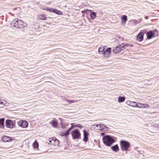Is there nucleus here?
Returning a JSON list of instances; mask_svg holds the SVG:
<instances>
[{
  "instance_id": "1",
  "label": "nucleus",
  "mask_w": 159,
  "mask_h": 159,
  "mask_svg": "<svg viewBox=\"0 0 159 159\" xmlns=\"http://www.w3.org/2000/svg\"><path fill=\"white\" fill-rule=\"evenodd\" d=\"M103 143L107 146H110L115 142L114 140L110 136H105L103 138Z\"/></svg>"
},
{
  "instance_id": "2",
  "label": "nucleus",
  "mask_w": 159,
  "mask_h": 159,
  "mask_svg": "<svg viewBox=\"0 0 159 159\" xmlns=\"http://www.w3.org/2000/svg\"><path fill=\"white\" fill-rule=\"evenodd\" d=\"M120 147L123 151H127L129 147L130 144L129 143L124 140H121L120 142Z\"/></svg>"
},
{
  "instance_id": "3",
  "label": "nucleus",
  "mask_w": 159,
  "mask_h": 159,
  "mask_svg": "<svg viewBox=\"0 0 159 159\" xmlns=\"http://www.w3.org/2000/svg\"><path fill=\"white\" fill-rule=\"evenodd\" d=\"M147 38L148 39H152L158 35V32L157 30H154L148 32L147 33Z\"/></svg>"
},
{
  "instance_id": "4",
  "label": "nucleus",
  "mask_w": 159,
  "mask_h": 159,
  "mask_svg": "<svg viewBox=\"0 0 159 159\" xmlns=\"http://www.w3.org/2000/svg\"><path fill=\"white\" fill-rule=\"evenodd\" d=\"M125 46L123 44L119 45L113 48V51L115 53H119L121 51L124 50Z\"/></svg>"
},
{
  "instance_id": "5",
  "label": "nucleus",
  "mask_w": 159,
  "mask_h": 159,
  "mask_svg": "<svg viewBox=\"0 0 159 159\" xmlns=\"http://www.w3.org/2000/svg\"><path fill=\"white\" fill-rule=\"evenodd\" d=\"M72 135L73 139H78L80 137L81 134L79 131L76 129L74 130L72 132Z\"/></svg>"
},
{
  "instance_id": "6",
  "label": "nucleus",
  "mask_w": 159,
  "mask_h": 159,
  "mask_svg": "<svg viewBox=\"0 0 159 159\" xmlns=\"http://www.w3.org/2000/svg\"><path fill=\"white\" fill-rule=\"evenodd\" d=\"M17 123L19 126L24 128H26L28 125V122L25 120H20Z\"/></svg>"
},
{
  "instance_id": "7",
  "label": "nucleus",
  "mask_w": 159,
  "mask_h": 159,
  "mask_svg": "<svg viewBox=\"0 0 159 159\" xmlns=\"http://www.w3.org/2000/svg\"><path fill=\"white\" fill-rule=\"evenodd\" d=\"M111 48H108L105 51H104L102 54H104V56L105 57H109L111 55Z\"/></svg>"
},
{
  "instance_id": "8",
  "label": "nucleus",
  "mask_w": 159,
  "mask_h": 159,
  "mask_svg": "<svg viewBox=\"0 0 159 159\" xmlns=\"http://www.w3.org/2000/svg\"><path fill=\"white\" fill-rule=\"evenodd\" d=\"M6 126L10 128H12L14 127L13 122L11 120H7L6 122Z\"/></svg>"
},
{
  "instance_id": "9",
  "label": "nucleus",
  "mask_w": 159,
  "mask_h": 159,
  "mask_svg": "<svg viewBox=\"0 0 159 159\" xmlns=\"http://www.w3.org/2000/svg\"><path fill=\"white\" fill-rule=\"evenodd\" d=\"M18 25L17 27L19 28H23L26 26L27 24L26 23H24L22 20H18Z\"/></svg>"
},
{
  "instance_id": "10",
  "label": "nucleus",
  "mask_w": 159,
  "mask_h": 159,
  "mask_svg": "<svg viewBox=\"0 0 159 159\" xmlns=\"http://www.w3.org/2000/svg\"><path fill=\"white\" fill-rule=\"evenodd\" d=\"M94 126V128L96 130H102L103 129V126L104 124H98L96 125H93Z\"/></svg>"
},
{
  "instance_id": "11",
  "label": "nucleus",
  "mask_w": 159,
  "mask_h": 159,
  "mask_svg": "<svg viewBox=\"0 0 159 159\" xmlns=\"http://www.w3.org/2000/svg\"><path fill=\"white\" fill-rule=\"evenodd\" d=\"M84 139L83 141L85 142H86L88 140V136L89 133L85 130H83Z\"/></svg>"
},
{
  "instance_id": "12",
  "label": "nucleus",
  "mask_w": 159,
  "mask_h": 159,
  "mask_svg": "<svg viewBox=\"0 0 159 159\" xmlns=\"http://www.w3.org/2000/svg\"><path fill=\"white\" fill-rule=\"evenodd\" d=\"M138 107L140 108H148L149 107V105L148 104H142L138 103Z\"/></svg>"
},
{
  "instance_id": "13",
  "label": "nucleus",
  "mask_w": 159,
  "mask_h": 159,
  "mask_svg": "<svg viewBox=\"0 0 159 159\" xmlns=\"http://www.w3.org/2000/svg\"><path fill=\"white\" fill-rule=\"evenodd\" d=\"M50 124L54 128L57 127L58 126V122L56 120H53L50 122Z\"/></svg>"
},
{
  "instance_id": "14",
  "label": "nucleus",
  "mask_w": 159,
  "mask_h": 159,
  "mask_svg": "<svg viewBox=\"0 0 159 159\" xmlns=\"http://www.w3.org/2000/svg\"><path fill=\"white\" fill-rule=\"evenodd\" d=\"M143 33L142 32H140L138 35L137 36V38L139 41H142L143 39Z\"/></svg>"
},
{
  "instance_id": "15",
  "label": "nucleus",
  "mask_w": 159,
  "mask_h": 159,
  "mask_svg": "<svg viewBox=\"0 0 159 159\" xmlns=\"http://www.w3.org/2000/svg\"><path fill=\"white\" fill-rule=\"evenodd\" d=\"M2 139L3 141L5 142H8L11 140V139L10 137L6 136H3V137L2 138Z\"/></svg>"
},
{
  "instance_id": "16",
  "label": "nucleus",
  "mask_w": 159,
  "mask_h": 159,
  "mask_svg": "<svg viewBox=\"0 0 159 159\" xmlns=\"http://www.w3.org/2000/svg\"><path fill=\"white\" fill-rule=\"evenodd\" d=\"M111 148L114 152H117L119 150V148L118 145L117 144H116L111 147Z\"/></svg>"
},
{
  "instance_id": "17",
  "label": "nucleus",
  "mask_w": 159,
  "mask_h": 159,
  "mask_svg": "<svg viewBox=\"0 0 159 159\" xmlns=\"http://www.w3.org/2000/svg\"><path fill=\"white\" fill-rule=\"evenodd\" d=\"M18 20H13L12 21L11 23V24L12 26L16 27H17L18 23Z\"/></svg>"
},
{
  "instance_id": "18",
  "label": "nucleus",
  "mask_w": 159,
  "mask_h": 159,
  "mask_svg": "<svg viewBox=\"0 0 159 159\" xmlns=\"http://www.w3.org/2000/svg\"><path fill=\"white\" fill-rule=\"evenodd\" d=\"M121 23L125 24L127 20V16L126 15H124L121 18Z\"/></svg>"
},
{
  "instance_id": "19",
  "label": "nucleus",
  "mask_w": 159,
  "mask_h": 159,
  "mask_svg": "<svg viewBox=\"0 0 159 159\" xmlns=\"http://www.w3.org/2000/svg\"><path fill=\"white\" fill-rule=\"evenodd\" d=\"M38 17L39 20H44L47 19V17H45L43 14L38 15Z\"/></svg>"
},
{
  "instance_id": "20",
  "label": "nucleus",
  "mask_w": 159,
  "mask_h": 159,
  "mask_svg": "<svg viewBox=\"0 0 159 159\" xmlns=\"http://www.w3.org/2000/svg\"><path fill=\"white\" fill-rule=\"evenodd\" d=\"M4 119L1 118L0 119V128H4Z\"/></svg>"
},
{
  "instance_id": "21",
  "label": "nucleus",
  "mask_w": 159,
  "mask_h": 159,
  "mask_svg": "<svg viewBox=\"0 0 159 159\" xmlns=\"http://www.w3.org/2000/svg\"><path fill=\"white\" fill-rule=\"evenodd\" d=\"M125 99V97H124L119 96L118 97V101L119 103H120L124 102Z\"/></svg>"
},
{
  "instance_id": "22",
  "label": "nucleus",
  "mask_w": 159,
  "mask_h": 159,
  "mask_svg": "<svg viewBox=\"0 0 159 159\" xmlns=\"http://www.w3.org/2000/svg\"><path fill=\"white\" fill-rule=\"evenodd\" d=\"M90 16L93 20L96 17V13L94 12H92L90 13Z\"/></svg>"
},
{
  "instance_id": "23",
  "label": "nucleus",
  "mask_w": 159,
  "mask_h": 159,
  "mask_svg": "<svg viewBox=\"0 0 159 159\" xmlns=\"http://www.w3.org/2000/svg\"><path fill=\"white\" fill-rule=\"evenodd\" d=\"M138 103L137 104L136 102H132L130 106L134 107H138Z\"/></svg>"
},
{
  "instance_id": "24",
  "label": "nucleus",
  "mask_w": 159,
  "mask_h": 159,
  "mask_svg": "<svg viewBox=\"0 0 159 159\" xmlns=\"http://www.w3.org/2000/svg\"><path fill=\"white\" fill-rule=\"evenodd\" d=\"M66 101L68 102L69 104H70L72 103H74L75 102H77L78 101L77 100H70L68 99L66 100Z\"/></svg>"
},
{
  "instance_id": "25",
  "label": "nucleus",
  "mask_w": 159,
  "mask_h": 159,
  "mask_svg": "<svg viewBox=\"0 0 159 159\" xmlns=\"http://www.w3.org/2000/svg\"><path fill=\"white\" fill-rule=\"evenodd\" d=\"M104 48L103 47H101L99 49H98V52L99 53L100 52H102V53L104 52ZM100 54H101V53H100Z\"/></svg>"
},
{
  "instance_id": "26",
  "label": "nucleus",
  "mask_w": 159,
  "mask_h": 159,
  "mask_svg": "<svg viewBox=\"0 0 159 159\" xmlns=\"http://www.w3.org/2000/svg\"><path fill=\"white\" fill-rule=\"evenodd\" d=\"M55 141V140H54L53 138V139H49L48 140L49 143L52 144H53V143Z\"/></svg>"
},
{
  "instance_id": "27",
  "label": "nucleus",
  "mask_w": 159,
  "mask_h": 159,
  "mask_svg": "<svg viewBox=\"0 0 159 159\" xmlns=\"http://www.w3.org/2000/svg\"><path fill=\"white\" fill-rule=\"evenodd\" d=\"M69 134L67 133V131L66 132H61V135L62 136H67L69 135Z\"/></svg>"
},
{
  "instance_id": "28",
  "label": "nucleus",
  "mask_w": 159,
  "mask_h": 159,
  "mask_svg": "<svg viewBox=\"0 0 159 159\" xmlns=\"http://www.w3.org/2000/svg\"><path fill=\"white\" fill-rule=\"evenodd\" d=\"M109 129V128L107 126L104 125V126H103V129L102 130L107 131Z\"/></svg>"
},
{
  "instance_id": "29",
  "label": "nucleus",
  "mask_w": 159,
  "mask_h": 159,
  "mask_svg": "<svg viewBox=\"0 0 159 159\" xmlns=\"http://www.w3.org/2000/svg\"><path fill=\"white\" fill-rule=\"evenodd\" d=\"M75 126L72 125L70 128L67 131V134L69 133L70 131Z\"/></svg>"
},
{
  "instance_id": "30",
  "label": "nucleus",
  "mask_w": 159,
  "mask_h": 159,
  "mask_svg": "<svg viewBox=\"0 0 159 159\" xmlns=\"http://www.w3.org/2000/svg\"><path fill=\"white\" fill-rule=\"evenodd\" d=\"M34 148H38L39 146V144L37 142H35L34 143Z\"/></svg>"
},
{
  "instance_id": "31",
  "label": "nucleus",
  "mask_w": 159,
  "mask_h": 159,
  "mask_svg": "<svg viewBox=\"0 0 159 159\" xmlns=\"http://www.w3.org/2000/svg\"><path fill=\"white\" fill-rule=\"evenodd\" d=\"M46 10L48 11H49V12H52V11L53 10V8H47L46 9H45Z\"/></svg>"
},
{
  "instance_id": "32",
  "label": "nucleus",
  "mask_w": 159,
  "mask_h": 159,
  "mask_svg": "<svg viewBox=\"0 0 159 159\" xmlns=\"http://www.w3.org/2000/svg\"><path fill=\"white\" fill-rule=\"evenodd\" d=\"M3 102H4V103L3 104L5 106H8L7 101L5 100H3Z\"/></svg>"
},
{
  "instance_id": "33",
  "label": "nucleus",
  "mask_w": 159,
  "mask_h": 159,
  "mask_svg": "<svg viewBox=\"0 0 159 159\" xmlns=\"http://www.w3.org/2000/svg\"><path fill=\"white\" fill-rule=\"evenodd\" d=\"M131 102H131V101H130L129 100H128V101H127L126 102V103L128 105H129V106H130L131 104Z\"/></svg>"
},
{
  "instance_id": "34",
  "label": "nucleus",
  "mask_w": 159,
  "mask_h": 159,
  "mask_svg": "<svg viewBox=\"0 0 159 159\" xmlns=\"http://www.w3.org/2000/svg\"><path fill=\"white\" fill-rule=\"evenodd\" d=\"M56 13L58 15H61V14L62 12L61 11L57 10V12H56Z\"/></svg>"
},
{
  "instance_id": "35",
  "label": "nucleus",
  "mask_w": 159,
  "mask_h": 159,
  "mask_svg": "<svg viewBox=\"0 0 159 159\" xmlns=\"http://www.w3.org/2000/svg\"><path fill=\"white\" fill-rule=\"evenodd\" d=\"M75 127L77 126V127H80V128H82L83 127V126L82 125H81L80 124L76 125H75Z\"/></svg>"
},
{
  "instance_id": "36",
  "label": "nucleus",
  "mask_w": 159,
  "mask_h": 159,
  "mask_svg": "<svg viewBox=\"0 0 159 159\" xmlns=\"http://www.w3.org/2000/svg\"><path fill=\"white\" fill-rule=\"evenodd\" d=\"M57 10L55 9H54L53 8V10L52 11V12H54V13H56V12H57Z\"/></svg>"
},
{
  "instance_id": "37",
  "label": "nucleus",
  "mask_w": 159,
  "mask_h": 159,
  "mask_svg": "<svg viewBox=\"0 0 159 159\" xmlns=\"http://www.w3.org/2000/svg\"><path fill=\"white\" fill-rule=\"evenodd\" d=\"M4 103V102H3L2 101H1L0 100V104H3Z\"/></svg>"
},
{
  "instance_id": "38",
  "label": "nucleus",
  "mask_w": 159,
  "mask_h": 159,
  "mask_svg": "<svg viewBox=\"0 0 159 159\" xmlns=\"http://www.w3.org/2000/svg\"><path fill=\"white\" fill-rule=\"evenodd\" d=\"M85 12V11H82V13H84Z\"/></svg>"
},
{
  "instance_id": "39",
  "label": "nucleus",
  "mask_w": 159,
  "mask_h": 159,
  "mask_svg": "<svg viewBox=\"0 0 159 159\" xmlns=\"http://www.w3.org/2000/svg\"><path fill=\"white\" fill-rule=\"evenodd\" d=\"M129 46H133V45H132V44H130V45H129Z\"/></svg>"
},
{
  "instance_id": "40",
  "label": "nucleus",
  "mask_w": 159,
  "mask_h": 159,
  "mask_svg": "<svg viewBox=\"0 0 159 159\" xmlns=\"http://www.w3.org/2000/svg\"><path fill=\"white\" fill-rule=\"evenodd\" d=\"M62 128L64 129L65 128L63 126H62Z\"/></svg>"
},
{
  "instance_id": "41",
  "label": "nucleus",
  "mask_w": 159,
  "mask_h": 159,
  "mask_svg": "<svg viewBox=\"0 0 159 159\" xmlns=\"http://www.w3.org/2000/svg\"><path fill=\"white\" fill-rule=\"evenodd\" d=\"M62 123H61V125H62Z\"/></svg>"
},
{
  "instance_id": "42",
  "label": "nucleus",
  "mask_w": 159,
  "mask_h": 159,
  "mask_svg": "<svg viewBox=\"0 0 159 159\" xmlns=\"http://www.w3.org/2000/svg\"><path fill=\"white\" fill-rule=\"evenodd\" d=\"M73 125V123H71V125Z\"/></svg>"
}]
</instances>
